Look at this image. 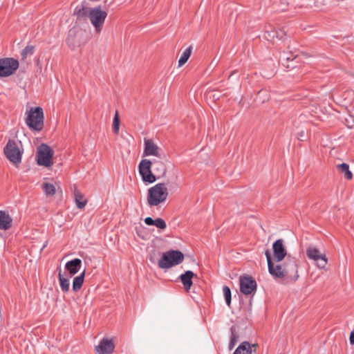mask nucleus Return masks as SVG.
<instances>
[{"label": "nucleus", "instance_id": "9d476101", "mask_svg": "<svg viewBox=\"0 0 354 354\" xmlns=\"http://www.w3.org/2000/svg\"><path fill=\"white\" fill-rule=\"evenodd\" d=\"M19 62L14 58L0 59V77H8L18 69Z\"/></svg>", "mask_w": 354, "mask_h": 354}, {"label": "nucleus", "instance_id": "473e14b6", "mask_svg": "<svg viewBox=\"0 0 354 354\" xmlns=\"http://www.w3.org/2000/svg\"><path fill=\"white\" fill-rule=\"evenodd\" d=\"M233 354H243V342L239 345Z\"/></svg>", "mask_w": 354, "mask_h": 354}, {"label": "nucleus", "instance_id": "c756f323", "mask_svg": "<svg viewBox=\"0 0 354 354\" xmlns=\"http://www.w3.org/2000/svg\"><path fill=\"white\" fill-rule=\"evenodd\" d=\"M34 49L33 46H27L21 52L22 59H24L28 55H32L34 53Z\"/></svg>", "mask_w": 354, "mask_h": 354}, {"label": "nucleus", "instance_id": "dca6fc26", "mask_svg": "<svg viewBox=\"0 0 354 354\" xmlns=\"http://www.w3.org/2000/svg\"><path fill=\"white\" fill-rule=\"evenodd\" d=\"M114 348L115 345L112 339L103 338L95 346V350L97 354H111Z\"/></svg>", "mask_w": 354, "mask_h": 354}, {"label": "nucleus", "instance_id": "4be33fe9", "mask_svg": "<svg viewBox=\"0 0 354 354\" xmlns=\"http://www.w3.org/2000/svg\"><path fill=\"white\" fill-rule=\"evenodd\" d=\"M338 171L342 174L347 180H351L353 174L349 169V165L346 163H342L337 165Z\"/></svg>", "mask_w": 354, "mask_h": 354}, {"label": "nucleus", "instance_id": "aec40b11", "mask_svg": "<svg viewBox=\"0 0 354 354\" xmlns=\"http://www.w3.org/2000/svg\"><path fill=\"white\" fill-rule=\"evenodd\" d=\"M74 197L76 206L79 209H83L87 203V200L84 199V195L77 189H74Z\"/></svg>", "mask_w": 354, "mask_h": 354}, {"label": "nucleus", "instance_id": "393cba45", "mask_svg": "<svg viewBox=\"0 0 354 354\" xmlns=\"http://www.w3.org/2000/svg\"><path fill=\"white\" fill-rule=\"evenodd\" d=\"M192 51V46H189L187 48L185 51L181 55L179 60H178V67H181L183 66L189 59Z\"/></svg>", "mask_w": 354, "mask_h": 354}, {"label": "nucleus", "instance_id": "e433bc0d", "mask_svg": "<svg viewBox=\"0 0 354 354\" xmlns=\"http://www.w3.org/2000/svg\"><path fill=\"white\" fill-rule=\"evenodd\" d=\"M349 340H350V343L352 345H353L354 344V330L351 333Z\"/></svg>", "mask_w": 354, "mask_h": 354}, {"label": "nucleus", "instance_id": "1a4fd4ad", "mask_svg": "<svg viewBox=\"0 0 354 354\" xmlns=\"http://www.w3.org/2000/svg\"><path fill=\"white\" fill-rule=\"evenodd\" d=\"M6 158L12 163L17 165L21 161V153L17 143L13 140H9L4 147Z\"/></svg>", "mask_w": 354, "mask_h": 354}, {"label": "nucleus", "instance_id": "72a5a7b5", "mask_svg": "<svg viewBox=\"0 0 354 354\" xmlns=\"http://www.w3.org/2000/svg\"><path fill=\"white\" fill-rule=\"evenodd\" d=\"M239 290L241 293H243V275L239 276Z\"/></svg>", "mask_w": 354, "mask_h": 354}, {"label": "nucleus", "instance_id": "412c9836", "mask_svg": "<svg viewBox=\"0 0 354 354\" xmlns=\"http://www.w3.org/2000/svg\"><path fill=\"white\" fill-rule=\"evenodd\" d=\"M58 278L62 290L64 292H68L70 289L69 278L64 277L61 269H59Z\"/></svg>", "mask_w": 354, "mask_h": 354}, {"label": "nucleus", "instance_id": "6e6552de", "mask_svg": "<svg viewBox=\"0 0 354 354\" xmlns=\"http://www.w3.org/2000/svg\"><path fill=\"white\" fill-rule=\"evenodd\" d=\"M106 17L107 12L102 10L100 6L91 8L88 10V18L97 32L101 31Z\"/></svg>", "mask_w": 354, "mask_h": 354}, {"label": "nucleus", "instance_id": "a878e982", "mask_svg": "<svg viewBox=\"0 0 354 354\" xmlns=\"http://www.w3.org/2000/svg\"><path fill=\"white\" fill-rule=\"evenodd\" d=\"M231 331V337L229 343V350H232V348L235 346L237 340L239 339V335L236 331V328L235 326H232L230 328Z\"/></svg>", "mask_w": 354, "mask_h": 354}, {"label": "nucleus", "instance_id": "a211bd4d", "mask_svg": "<svg viewBox=\"0 0 354 354\" xmlns=\"http://www.w3.org/2000/svg\"><path fill=\"white\" fill-rule=\"evenodd\" d=\"M12 225V218L5 211L0 210V230H8Z\"/></svg>", "mask_w": 354, "mask_h": 354}, {"label": "nucleus", "instance_id": "f257e3e1", "mask_svg": "<svg viewBox=\"0 0 354 354\" xmlns=\"http://www.w3.org/2000/svg\"><path fill=\"white\" fill-rule=\"evenodd\" d=\"M268 271L275 279H288L295 282L299 277L298 273V266L296 259L288 256L285 261L272 260L270 252H265Z\"/></svg>", "mask_w": 354, "mask_h": 354}, {"label": "nucleus", "instance_id": "7ed1b4c3", "mask_svg": "<svg viewBox=\"0 0 354 354\" xmlns=\"http://www.w3.org/2000/svg\"><path fill=\"white\" fill-rule=\"evenodd\" d=\"M168 189L165 183H158L147 191V201L149 207L164 203L168 197Z\"/></svg>", "mask_w": 354, "mask_h": 354}, {"label": "nucleus", "instance_id": "2f4dec72", "mask_svg": "<svg viewBox=\"0 0 354 354\" xmlns=\"http://www.w3.org/2000/svg\"><path fill=\"white\" fill-rule=\"evenodd\" d=\"M155 225L158 228H160V229H162V230H165L166 228V227H167L165 221L162 218H156L154 221V225Z\"/></svg>", "mask_w": 354, "mask_h": 354}, {"label": "nucleus", "instance_id": "9b49d317", "mask_svg": "<svg viewBox=\"0 0 354 354\" xmlns=\"http://www.w3.org/2000/svg\"><path fill=\"white\" fill-rule=\"evenodd\" d=\"M307 257L316 263V266L319 269H324L328 259L324 254H322L319 250L315 247H308L306 250Z\"/></svg>", "mask_w": 354, "mask_h": 354}, {"label": "nucleus", "instance_id": "4c0bfd02", "mask_svg": "<svg viewBox=\"0 0 354 354\" xmlns=\"http://www.w3.org/2000/svg\"><path fill=\"white\" fill-rule=\"evenodd\" d=\"M67 44L69 46H71L72 48L75 47V45L73 43L72 39L70 37L67 39Z\"/></svg>", "mask_w": 354, "mask_h": 354}, {"label": "nucleus", "instance_id": "2eb2a0df", "mask_svg": "<svg viewBox=\"0 0 354 354\" xmlns=\"http://www.w3.org/2000/svg\"><path fill=\"white\" fill-rule=\"evenodd\" d=\"M273 259L277 261H283L288 256L287 250L284 245V241L280 239L277 240L272 245Z\"/></svg>", "mask_w": 354, "mask_h": 354}, {"label": "nucleus", "instance_id": "cd10ccee", "mask_svg": "<svg viewBox=\"0 0 354 354\" xmlns=\"http://www.w3.org/2000/svg\"><path fill=\"white\" fill-rule=\"evenodd\" d=\"M259 345L257 343L250 344L245 341V354H252L256 353Z\"/></svg>", "mask_w": 354, "mask_h": 354}, {"label": "nucleus", "instance_id": "7c9ffc66", "mask_svg": "<svg viewBox=\"0 0 354 354\" xmlns=\"http://www.w3.org/2000/svg\"><path fill=\"white\" fill-rule=\"evenodd\" d=\"M224 297L225 299V301L228 306H230L231 303V290L228 286H225L223 288Z\"/></svg>", "mask_w": 354, "mask_h": 354}, {"label": "nucleus", "instance_id": "5701e85b", "mask_svg": "<svg viewBox=\"0 0 354 354\" xmlns=\"http://www.w3.org/2000/svg\"><path fill=\"white\" fill-rule=\"evenodd\" d=\"M85 270L78 276L75 277L73 279V290L74 292H77L80 290L84 283V279L85 277Z\"/></svg>", "mask_w": 354, "mask_h": 354}, {"label": "nucleus", "instance_id": "c9c22d12", "mask_svg": "<svg viewBox=\"0 0 354 354\" xmlns=\"http://www.w3.org/2000/svg\"><path fill=\"white\" fill-rule=\"evenodd\" d=\"M211 97H212L214 100H219L220 95L218 93L213 91L212 93H211Z\"/></svg>", "mask_w": 354, "mask_h": 354}, {"label": "nucleus", "instance_id": "4468645a", "mask_svg": "<svg viewBox=\"0 0 354 354\" xmlns=\"http://www.w3.org/2000/svg\"><path fill=\"white\" fill-rule=\"evenodd\" d=\"M161 149L154 143L152 139H144V156H153L159 159L162 157Z\"/></svg>", "mask_w": 354, "mask_h": 354}, {"label": "nucleus", "instance_id": "b1692460", "mask_svg": "<svg viewBox=\"0 0 354 354\" xmlns=\"http://www.w3.org/2000/svg\"><path fill=\"white\" fill-rule=\"evenodd\" d=\"M89 9L90 8H86L84 5L77 6L74 10V15H76L77 18L88 17Z\"/></svg>", "mask_w": 354, "mask_h": 354}, {"label": "nucleus", "instance_id": "ddd939ff", "mask_svg": "<svg viewBox=\"0 0 354 354\" xmlns=\"http://www.w3.org/2000/svg\"><path fill=\"white\" fill-rule=\"evenodd\" d=\"M285 35L286 32L283 29L269 26L265 30L263 37L268 41L273 44L277 40L282 39Z\"/></svg>", "mask_w": 354, "mask_h": 354}, {"label": "nucleus", "instance_id": "f3484780", "mask_svg": "<svg viewBox=\"0 0 354 354\" xmlns=\"http://www.w3.org/2000/svg\"><path fill=\"white\" fill-rule=\"evenodd\" d=\"M82 260L80 259H74L68 261L65 265V269L68 272L71 277L77 274L82 267Z\"/></svg>", "mask_w": 354, "mask_h": 354}, {"label": "nucleus", "instance_id": "6ab92c4d", "mask_svg": "<svg viewBox=\"0 0 354 354\" xmlns=\"http://www.w3.org/2000/svg\"><path fill=\"white\" fill-rule=\"evenodd\" d=\"M194 277H196V275L191 270H187L180 276V281L187 292L190 290L192 286V278Z\"/></svg>", "mask_w": 354, "mask_h": 354}, {"label": "nucleus", "instance_id": "20e7f679", "mask_svg": "<svg viewBox=\"0 0 354 354\" xmlns=\"http://www.w3.org/2000/svg\"><path fill=\"white\" fill-rule=\"evenodd\" d=\"M26 124L32 131H41L44 128V111L41 107H31L26 111Z\"/></svg>", "mask_w": 354, "mask_h": 354}, {"label": "nucleus", "instance_id": "f8f14e48", "mask_svg": "<svg viewBox=\"0 0 354 354\" xmlns=\"http://www.w3.org/2000/svg\"><path fill=\"white\" fill-rule=\"evenodd\" d=\"M257 282L251 277L245 276V301L248 299V310L251 311L252 304V297L257 290Z\"/></svg>", "mask_w": 354, "mask_h": 354}, {"label": "nucleus", "instance_id": "c85d7f7f", "mask_svg": "<svg viewBox=\"0 0 354 354\" xmlns=\"http://www.w3.org/2000/svg\"><path fill=\"white\" fill-rule=\"evenodd\" d=\"M120 129V118L118 112L116 111L113 121V131L118 134Z\"/></svg>", "mask_w": 354, "mask_h": 354}, {"label": "nucleus", "instance_id": "bb28decb", "mask_svg": "<svg viewBox=\"0 0 354 354\" xmlns=\"http://www.w3.org/2000/svg\"><path fill=\"white\" fill-rule=\"evenodd\" d=\"M42 189L46 196H53L56 192L54 185L49 183H44Z\"/></svg>", "mask_w": 354, "mask_h": 354}, {"label": "nucleus", "instance_id": "58836bf2", "mask_svg": "<svg viewBox=\"0 0 354 354\" xmlns=\"http://www.w3.org/2000/svg\"><path fill=\"white\" fill-rule=\"evenodd\" d=\"M304 137V131H301L300 133H299V139L302 140L301 138Z\"/></svg>", "mask_w": 354, "mask_h": 354}, {"label": "nucleus", "instance_id": "423d86ee", "mask_svg": "<svg viewBox=\"0 0 354 354\" xmlns=\"http://www.w3.org/2000/svg\"><path fill=\"white\" fill-rule=\"evenodd\" d=\"M184 254L179 250H169L164 252L158 262L159 268H169L183 262Z\"/></svg>", "mask_w": 354, "mask_h": 354}, {"label": "nucleus", "instance_id": "f03ea898", "mask_svg": "<svg viewBox=\"0 0 354 354\" xmlns=\"http://www.w3.org/2000/svg\"><path fill=\"white\" fill-rule=\"evenodd\" d=\"M139 173L144 182L152 183L156 181V175L151 170L156 173L158 177L163 176L167 171L165 164L159 159H143L138 165Z\"/></svg>", "mask_w": 354, "mask_h": 354}, {"label": "nucleus", "instance_id": "0eeeda50", "mask_svg": "<svg viewBox=\"0 0 354 354\" xmlns=\"http://www.w3.org/2000/svg\"><path fill=\"white\" fill-rule=\"evenodd\" d=\"M54 151L46 144H41L37 149V162L40 166L49 167L53 165L52 160Z\"/></svg>", "mask_w": 354, "mask_h": 354}, {"label": "nucleus", "instance_id": "39448f33", "mask_svg": "<svg viewBox=\"0 0 354 354\" xmlns=\"http://www.w3.org/2000/svg\"><path fill=\"white\" fill-rule=\"evenodd\" d=\"M184 254L179 250H169L164 252L158 262L159 268H169L183 262Z\"/></svg>", "mask_w": 354, "mask_h": 354}, {"label": "nucleus", "instance_id": "f704fd0d", "mask_svg": "<svg viewBox=\"0 0 354 354\" xmlns=\"http://www.w3.org/2000/svg\"><path fill=\"white\" fill-rule=\"evenodd\" d=\"M154 221L152 218L151 217H147L145 218V223L147 225H154Z\"/></svg>", "mask_w": 354, "mask_h": 354}]
</instances>
